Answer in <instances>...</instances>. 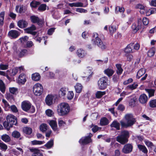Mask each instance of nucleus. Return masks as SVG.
Masks as SVG:
<instances>
[{
	"instance_id": "f257e3e1",
	"label": "nucleus",
	"mask_w": 156,
	"mask_h": 156,
	"mask_svg": "<svg viewBox=\"0 0 156 156\" xmlns=\"http://www.w3.org/2000/svg\"><path fill=\"white\" fill-rule=\"evenodd\" d=\"M70 108L69 104L66 102H62L58 105L56 111L58 115L63 116L67 115L70 112Z\"/></svg>"
},
{
	"instance_id": "f03ea898",
	"label": "nucleus",
	"mask_w": 156,
	"mask_h": 156,
	"mask_svg": "<svg viewBox=\"0 0 156 156\" xmlns=\"http://www.w3.org/2000/svg\"><path fill=\"white\" fill-rule=\"evenodd\" d=\"M126 122L121 120L120 121L121 126L123 128H126L132 126L136 122V119L132 114L129 113L125 116Z\"/></svg>"
},
{
	"instance_id": "7ed1b4c3",
	"label": "nucleus",
	"mask_w": 156,
	"mask_h": 156,
	"mask_svg": "<svg viewBox=\"0 0 156 156\" xmlns=\"http://www.w3.org/2000/svg\"><path fill=\"white\" fill-rule=\"evenodd\" d=\"M129 137V133L126 130L121 132V135L117 136L116 140L122 144H124L127 142L128 138Z\"/></svg>"
},
{
	"instance_id": "20e7f679",
	"label": "nucleus",
	"mask_w": 156,
	"mask_h": 156,
	"mask_svg": "<svg viewBox=\"0 0 156 156\" xmlns=\"http://www.w3.org/2000/svg\"><path fill=\"white\" fill-rule=\"evenodd\" d=\"M21 106L22 109L25 112L29 111L30 113H33L35 111L34 107L32 106L31 103L28 101H25L22 102Z\"/></svg>"
},
{
	"instance_id": "39448f33",
	"label": "nucleus",
	"mask_w": 156,
	"mask_h": 156,
	"mask_svg": "<svg viewBox=\"0 0 156 156\" xmlns=\"http://www.w3.org/2000/svg\"><path fill=\"white\" fill-rule=\"evenodd\" d=\"M92 43L94 45L97 44L101 49H105L106 48V46L103 43L101 39L98 37V34L95 33L93 34V38L92 40Z\"/></svg>"
},
{
	"instance_id": "423d86ee",
	"label": "nucleus",
	"mask_w": 156,
	"mask_h": 156,
	"mask_svg": "<svg viewBox=\"0 0 156 156\" xmlns=\"http://www.w3.org/2000/svg\"><path fill=\"white\" fill-rule=\"evenodd\" d=\"M108 81V78L106 77H103L101 78L98 82V86L99 89L105 90L107 87Z\"/></svg>"
},
{
	"instance_id": "0eeeda50",
	"label": "nucleus",
	"mask_w": 156,
	"mask_h": 156,
	"mask_svg": "<svg viewBox=\"0 0 156 156\" xmlns=\"http://www.w3.org/2000/svg\"><path fill=\"white\" fill-rule=\"evenodd\" d=\"M33 91L35 95L40 96L43 92V87L41 83H36L33 87Z\"/></svg>"
},
{
	"instance_id": "6e6552de",
	"label": "nucleus",
	"mask_w": 156,
	"mask_h": 156,
	"mask_svg": "<svg viewBox=\"0 0 156 156\" xmlns=\"http://www.w3.org/2000/svg\"><path fill=\"white\" fill-rule=\"evenodd\" d=\"M92 136V134L90 133L88 136L82 137L79 140V143L81 145H84L92 141L91 139V137Z\"/></svg>"
},
{
	"instance_id": "1a4fd4ad",
	"label": "nucleus",
	"mask_w": 156,
	"mask_h": 156,
	"mask_svg": "<svg viewBox=\"0 0 156 156\" xmlns=\"http://www.w3.org/2000/svg\"><path fill=\"white\" fill-rule=\"evenodd\" d=\"M142 19H139L137 22L133 24L132 26V28L133 30V32L136 33L141 27Z\"/></svg>"
},
{
	"instance_id": "9d476101",
	"label": "nucleus",
	"mask_w": 156,
	"mask_h": 156,
	"mask_svg": "<svg viewBox=\"0 0 156 156\" xmlns=\"http://www.w3.org/2000/svg\"><path fill=\"white\" fill-rule=\"evenodd\" d=\"M54 96L52 94H48L45 98V102L46 104L48 106H50L53 104Z\"/></svg>"
},
{
	"instance_id": "9b49d317",
	"label": "nucleus",
	"mask_w": 156,
	"mask_h": 156,
	"mask_svg": "<svg viewBox=\"0 0 156 156\" xmlns=\"http://www.w3.org/2000/svg\"><path fill=\"white\" fill-rule=\"evenodd\" d=\"M7 120L12 125H16L17 123L16 118L12 115H9L7 117Z\"/></svg>"
},
{
	"instance_id": "f8f14e48",
	"label": "nucleus",
	"mask_w": 156,
	"mask_h": 156,
	"mask_svg": "<svg viewBox=\"0 0 156 156\" xmlns=\"http://www.w3.org/2000/svg\"><path fill=\"white\" fill-rule=\"evenodd\" d=\"M48 123L51 126L52 129L55 132H58V131L57 127V123L56 120H49L48 121Z\"/></svg>"
},
{
	"instance_id": "ddd939ff",
	"label": "nucleus",
	"mask_w": 156,
	"mask_h": 156,
	"mask_svg": "<svg viewBox=\"0 0 156 156\" xmlns=\"http://www.w3.org/2000/svg\"><path fill=\"white\" fill-rule=\"evenodd\" d=\"M129 99L128 103L129 106L131 107H134L136 105V98L133 95H131L126 98Z\"/></svg>"
},
{
	"instance_id": "4468645a",
	"label": "nucleus",
	"mask_w": 156,
	"mask_h": 156,
	"mask_svg": "<svg viewBox=\"0 0 156 156\" xmlns=\"http://www.w3.org/2000/svg\"><path fill=\"white\" fill-rule=\"evenodd\" d=\"M26 75L23 73H21L18 76L17 82L19 84H23L26 81Z\"/></svg>"
},
{
	"instance_id": "2eb2a0df",
	"label": "nucleus",
	"mask_w": 156,
	"mask_h": 156,
	"mask_svg": "<svg viewBox=\"0 0 156 156\" xmlns=\"http://www.w3.org/2000/svg\"><path fill=\"white\" fill-rule=\"evenodd\" d=\"M30 18L33 23H37L39 25H41L43 23V21L41 20H40L38 17L36 16H31Z\"/></svg>"
},
{
	"instance_id": "dca6fc26",
	"label": "nucleus",
	"mask_w": 156,
	"mask_h": 156,
	"mask_svg": "<svg viewBox=\"0 0 156 156\" xmlns=\"http://www.w3.org/2000/svg\"><path fill=\"white\" fill-rule=\"evenodd\" d=\"M132 149L133 146L131 144H127L124 145L122 151L125 154H128L132 151Z\"/></svg>"
},
{
	"instance_id": "f3484780",
	"label": "nucleus",
	"mask_w": 156,
	"mask_h": 156,
	"mask_svg": "<svg viewBox=\"0 0 156 156\" xmlns=\"http://www.w3.org/2000/svg\"><path fill=\"white\" fill-rule=\"evenodd\" d=\"M104 73L108 77L112 76L114 73V71L112 67H109L105 69L104 71Z\"/></svg>"
},
{
	"instance_id": "a211bd4d",
	"label": "nucleus",
	"mask_w": 156,
	"mask_h": 156,
	"mask_svg": "<svg viewBox=\"0 0 156 156\" xmlns=\"http://www.w3.org/2000/svg\"><path fill=\"white\" fill-rule=\"evenodd\" d=\"M36 29L35 26L34 25H32L30 27L26 29L25 31L28 34H31L33 35H35L36 32L34 31Z\"/></svg>"
},
{
	"instance_id": "6ab92c4d",
	"label": "nucleus",
	"mask_w": 156,
	"mask_h": 156,
	"mask_svg": "<svg viewBox=\"0 0 156 156\" xmlns=\"http://www.w3.org/2000/svg\"><path fill=\"white\" fill-rule=\"evenodd\" d=\"M9 37L12 38H16L19 35V32L16 30H11L9 32L8 34Z\"/></svg>"
},
{
	"instance_id": "aec40b11",
	"label": "nucleus",
	"mask_w": 156,
	"mask_h": 156,
	"mask_svg": "<svg viewBox=\"0 0 156 156\" xmlns=\"http://www.w3.org/2000/svg\"><path fill=\"white\" fill-rule=\"evenodd\" d=\"M29 150L33 153L32 156H43V154L40 152V151L37 149L32 148H30Z\"/></svg>"
},
{
	"instance_id": "412c9836",
	"label": "nucleus",
	"mask_w": 156,
	"mask_h": 156,
	"mask_svg": "<svg viewBox=\"0 0 156 156\" xmlns=\"http://www.w3.org/2000/svg\"><path fill=\"white\" fill-rule=\"evenodd\" d=\"M92 67H88L86 68L84 70V73L86 75V76L88 78L90 77L92 75L93 73L92 72Z\"/></svg>"
},
{
	"instance_id": "4be33fe9",
	"label": "nucleus",
	"mask_w": 156,
	"mask_h": 156,
	"mask_svg": "<svg viewBox=\"0 0 156 156\" xmlns=\"http://www.w3.org/2000/svg\"><path fill=\"white\" fill-rule=\"evenodd\" d=\"M76 54L79 57L83 58L86 55L87 53L84 50L81 48H80L77 50Z\"/></svg>"
},
{
	"instance_id": "5701e85b",
	"label": "nucleus",
	"mask_w": 156,
	"mask_h": 156,
	"mask_svg": "<svg viewBox=\"0 0 156 156\" xmlns=\"http://www.w3.org/2000/svg\"><path fill=\"white\" fill-rule=\"evenodd\" d=\"M139 101L140 103L142 104L146 103L147 101V97L144 94L140 95L139 98Z\"/></svg>"
},
{
	"instance_id": "b1692460",
	"label": "nucleus",
	"mask_w": 156,
	"mask_h": 156,
	"mask_svg": "<svg viewBox=\"0 0 156 156\" xmlns=\"http://www.w3.org/2000/svg\"><path fill=\"white\" fill-rule=\"evenodd\" d=\"M27 22L23 20H19L17 23L18 26L20 28H24L26 27L27 26Z\"/></svg>"
},
{
	"instance_id": "393cba45",
	"label": "nucleus",
	"mask_w": 156,
	"mask_h": 156,
	"mask_svg": "<svg viewBox=\"0 0 156 156\" xmlns=\"http://www.w3.org/2000/svg\"><path fill=\"white\" fill-rule=\"evenodd\" d=\"M15 52L20 57H22L26 55L27 53V51L25 49H22L21 48H19L18 50Z\"/></svg>"
},
{
	"instance_id": "a878e982",
	"label": "nucleus",
	"mask_w": 156,
	"mask_h": 156,
	"mask_svg": "<svg viewBox=\"0 0 156 156\" xmlns=\"http://www.w3.org/2000/svg\"><path fill=\"white\" fill-rule=\"evenodd\" d=\"M68 89L66 87H62L60 88L58 91V95L61 97L65 96L66 93Z\"/></svg>"
},
{
	"instance_id": "bb28decb",
	"label": "nucleus",
	"mask_w": 156,
	"mask_h": 156,
	"mask_svg": "<svg viewBox=\"0 0 156 156\" xmlns=\"http://www.w3.org/2000/svg\"><path fill=\"white\" fill-rule=\"evenodd\" d=\"M133 47V44L130 43L128 45L125 49V52L126 53H133L134 52L132 49Z\"/></svg>"
},
{
	"instance_id": "cd10ccee",
	"label": "nucleus",
	"mask_w": 156,
	"mask_h": 156,
	"mask_svg": "<svg viewBox=\"0 0 156 156\" xmlns=\"http://www.w3.org/2000/svg\"><path fill=\"white\" fill-rule=\"evenodd\" d=\"M96 63L98 65H101L105 64H106L108 62V58H105L103 60H95Z\"/></svg>"
},
{
	"instance_id": "c85d7f7f",
	"label": "nucleus",
	"mask_w": 156,
	"mask_h": 156,
	"mask_svg": "<svg viewBox=\"0 0 156 156\" xmlns=\"http://www.w3.org/2000/svg\"><path fill=\"white\" fill-rule=\"evenodd\" d=\"M115 66L117 68V73L119 75H120L123 71V69L122 67V65L120 64H116L115 65Z\"/></svg>"
},
{
	"instance_id": "c756f323",
	"label": "nucleus",
	"mask_w": 156,
	"mask_h": 156,
	"mask_svg": "<svg viewBox=\"0 0 156 156\" xmlns=\"http://www.w3.org/2000/svg\"><path fill=\"white\" fill-rule=\"evenodd\" d=\"M110 126L111 127L115 128L117 130H119L120 129V123L116 121H113L110 125Z\"/></svg>"
},
{
	"instance_id": "7c9ffc66",
	"label": "nucleus",
	"mask_w": 156,
	"mask_h": 156,
	"mask_svg": "<svg viewBox=\"0 0 156 156\" xmlns=\"http://www.w3.org/2000/svg\"><path fill=\"white\" fill-rule=\"evenodd\" d=\"M136 8L140 9L141 10L140 12L141 13L143 14L145 13H146L147 10L146 9V8L143 5L140 4H138L136 5Z\"/></svg>"
},
{
	"instance_id": "2f4dec72",
	"label": "nucleus",
	"mask_w": 156,
	"mask_h": 156,
	"mask_svg": "<svg viewBox=\"0 0 156 156\" xmlns=\"http://www.w3.org/2000/svg\"><path fill=\"white\" fill-rule=\"evenodd\" d=\"M75 88L76 93H80L82 91L83 86L81 84L77 83L75 86Z\"/></svg>"
},
{
	"instance_id": "473e14b6",
	"label": "nucleus",
	"mask_w": 156,
	"mask_h": 156,
	"mask_svg": "<svg viewBox=\"0 0 156 156\" xmlns=\"http://www.w3.org/2000/svg\"><path fill=\"white\" fill-rule=\"evenodd\" d=\"M137 147L139 150L145 154H147L148 150L144 145L141 144H138Z\"/></svg>"
},
{
	"instance_id": "72a5a7b5",
	"label": "nucleus",
	"mask_w": 156,
	"mask_h": 156,
	"mask_svg": "<svg viewBox=\"0 0 156 156\" xmlns=\"http://www.w3.org/2000/svg\"><path fill=\"white\" fill-rule=\"evenodd\" d=\"M146 72V70L145 69L142 68L140 69L137 72L136 77L139 79L143 75H144Z\"/></svg>"
},
{
	"instance_id": "f704fd0d",
	"label": "nucleus",
	"mask_w": 156,
	"mask_h": 156,
	"mask_svg": "<svg viewBox=\"0 0 156 156\" xmlns=\"http://www.w3.org/2000/svg\"><path fill=\"white\" fill-rule=\"evenodd\" d=\"M106 93L105 91H97L95 93V97L97 98H100Z\"/></svg>"
},
{
	"instance_id": "c9c22d12",
	"label": "nucleus",
	"mask_w": 156,
	"mask_h": 156,
	"mask_svg": "<svg viewBox=\"0 0 156 156\" xmlns=\"http://www.w3.org/2000/svg\"><path fill=\"white\" fill-rule=\"evenodd\" d=\"M32 79L35 81H38L41 78V76L40 74L37 73H35L33 74L32 75Z\"/></svg>"
},
{
	"instance_id": "e433bc0d",
	"label": "nucleus",
	"mask_w": 156,
	"mask_h": 156,
	"mask_svg": "<svg viewBox=\"0 0 156 156\" xmlns=\"http://www.w3.org/2000/svg\"><path fill=\"white\" fill-rule=\"evenodd\" d=\"M23 131L25 134L30 135L32 133V129L30 127H26L23 128Z\"/></svg>"
},
{
	"instance_id": "4c0bfd02",
	"label": "nucleus",
	"mask_w": 156,
	"mask_h": 156,
	"mask_svg": "<svg viewBox=\"0 0 156 156\" xmlns=\"http://www.w3.org/2000/svg\"><path fill=\"white\" fill-rule=\"evenodd\" d=\"M156 13V8H152L149 9L146 12V15L147 16H149L151 14H154Z\"/></svg>"
},
{
	"instance_id": "58836bf2",
	"label": "nucleus",
	"mask_w": 156,
	"mask_h": 156,
	"mask_svg": "<svg viewBox=\"0 0 156 156\" xmlns=\"http://www.w3.org/2000/svg\"><path fill=\"white\" fill-rule=\"evenodd\" d=\"M108 123V119L106 118H103L101 119L100 122V125L105 126L107 125Z\"/></svg>"
},
{
	"instance_id": "ea45409f",
	"label": "nucleus",
	"mask_w": 156,
	"mask_h": 156,
	"mask_svg": "<svg viewBox=\"0 0 156 156\" xmlns=\"http://www.w3.org/2000/svg\"><path fill=\"white\" fill-rule=\"evenodd\" d=\"M58 122L59 126L60 127H63L66 124V122L62 119H58Z\"/></svg>"
},
{
	"instance_id": "a19ab883",
	"label": "nucleus",
	"mask_w": 156,
	"mask_h": 156,
	"mask_svg": "<svg viewBox=\"0 0 156 156\" xmlns=\"http://www.w3.org/2000/svg\"><path fill=\"white\" fill-rule=\"evenodd\" d=\"M0 90L3 93L5 92V84L2 80H0Z\"/></svg>"
},
{
	"instance_id": "79ce46f5",
	"label": "nucleus",
	"mask_w": 156,
	"mask_h": 156,
	"mask_svg": "<svg viewBox=\"0 0 156 156\" xmlns=\"http://www.w3.org/2000/svg\"><path fill=\"white\" fill-rule=\"evenodd\" d=\"M155 49L154 47L151 48L148 52V56L150 57L154 56L155 52Z\"/></svg>"
},
{
	"instance_id": "37998d69",
	"label": "nucleus",
	"mask_w": 156,
	"mask_h": 156,
	"mask_svg": "<svg viewBox=\"0 0 156 156\" xmlns=\"http://www.w3.org/2000/svg\"><path fill=\"white\" fill-rule=\"evenodd\" d=\"M2 139L6 142H8L10 140L9 136L6 134L2 135L1 136Z\"/></svg>"
},
{
	"instance_id": "c03bdc74",
	"label": "nucleus",
	"mask_w": 156,
	"mask_h": 156,
	"mask_svg": "<svg viewBox=\"0 0 156 156\" xmlns=\"http://www.w3.org/2000/svg\"><path fill=\"white\" fill-rule=\"evenodd\" d=\"M45 143L44 141L34 140L31 141V144L32 145H41Z\"/></svg>"
},
{
	"instance_id": "a18cd8bd",
	"label": "nucleus",
	"mask_w": 156,
	"mask_h": 156,
	"mask_svg": "<svg viewBox=\"0 0 156 156\" xmlns=\"http://www.w3.org/2000/svg\"><path fill=\"white\" fill-rule=\"evenodd\" d=\"M2 102L4 105V108L5 111H8L10 108V105L7 102L5 99H3Z\"/></svg>"
},
{
	"instance_id": "49530a36",
	"label": "nucleus",
	"mask_w": 156,
	"mask_h": 156,
	"mask_svg": "<svg viewBox=\"0 0 156 156\" xmlns=\"http://www.w3.org/2000/svg\"><path fill=\"white\" fill-rule=\"evenodd\" d=\"M137 86L138 84L135 83L133 84L128 85L127 87V88L128 89H130L132 90L135 89Z\"/></svg>"
},
{
	"instance_id": "de8ad7c7",
	"label": "nucleus",
	"mask_w": 156,
	"mask_h": 156,
	"mask_svg": "<svg viewBox=\"0 0 156 156\" xmlns=\"http://www.w3.org/2000/svg\"><path fill=\"white\" fill-rule=\"evenodd\" d=\"M54 142L53 140H51L48 141L45 145V146L47 148H51L53 145Z\"/></svg>"
},
{
	"instance_id": "09e8293b",
	"label": "nucleus",
	"mask_w": 156,
	"mask_h": 156,
	"mask_svg": "<svg viewBox=\"0 0 156 156\" xmlns=\"http://www.w3.org/2000/svg\"><path fill=\"white\" fill-rule=\"evenodd\" d=\"M3 125L5 129L9 130L10 127H12V125H10L9 122L5 121L3 123Z\"/></svg>"
},
{
	"instance_id": "8fccbe9b",
	"label": "nucleus",
	"mask_w": 156,
	"mask_h": 156,
	"mask_svg": "<svg viewBox=\"0 0 156 156\" xmlns=\"http://www.w3.org/2000/svg\"><path fill=\"white\" fill-rule=\"evenodd\" d=\"M18 72V67H15L12 69L10 74L11 76H14Z\"/></svg>"
},
{
	"instance_id": "3c124183",
	"label": "nucleus",
	"mask_w": 156,
	"mask_h": 156,
	"mask_svg": "<svg viewBox=\"0 0 156 156\" xmlns=\"http://www.w3.org/2000/svg\"><path fill=\"white\" fill-rule=\"evenodd\" d=\"M74 96V94L73 92L72 91H69L67 93L66 97L68 100H71L73 99Z\"/></svg>"
},
{
	"instance_id": "603ef678",
	"label": "nucleus",
	"mask_w": 156,
	"mask_h": 156,
	"mask_svg": "<svg viewBox=\"0 0 156 156\" xmlns=\"http://www.w3.org/2000/svg\"><path fill=\"white\" fill-rule=\"evenodd\" d=\"M146 91L148 94L149 96L151 97L154 94V90L152 89H146Z\"/></svg>"
},
{
	"instance_id": "864d4df0",
	"label": "nucleus",
	"mask_w": 156,
	"mask_h": 156,
	"mask_svg": "<svg viewBox=\"0 0 156 156\" xmlns=\"http://www.w3.org/2000/svg\"><path fill=\"white\" fill-rule=\"evenodd\" d=\"M115 10L116 13H117L118 12L121 13H123L125 9L123 7L117 6L115 7Z\"/></svg>"
},
{
	"instance_id": "5fc2aeb1",
	"label": "nucleus",
	"mask_w": 156,
	"mask_h": 156,
	"mask_svg": "<svg viewBox=\"0 0 156 156\" xmlns=\"http://www.w3.org/2000/svg\"><path fill=\"white\" fill-rule=\"evenodd\" d=\"M40 129L41 131L44 132L47 130V125L44 123L41 124L40 126Z\"/></svg>"
},
{
	"instance_id": "6e6d98bb",
	"label": "nucleus",
	"mask_w": 156,
	"mask_h": 156,
	"mask_svg": "<svg viewBox=\"0 0 156 156\" xmlns=\"http://www.w3.org/2000/svg\"><path fill=\"white\" fill-rule=\"evenodd\" d=\"M28 37L27 36H25L24 37H22L20 39L21 43L23 44H26L27 41L28 40Z\"/></svg>"
},
{
	"instance_id": "4d7b16f0",
	"label": "nucleus",
	"mask_w": 156,
	"mask_h": 156,
	"mask_svg": "<svg viewBox=\"0 0 156 156\" xmlns=\"http://www.w3.org/2000/svg\"><path fill=\"white\" fill-rule=\"evenodd\" d=\"M46 115L48 117H51L54 114V113L52 110L50 109H48L45 111Z\"/></svg>"
},
{
	"instance_id": "13d9d810",
	"label": "nucleus",
	"mask_w": 156,
	"mask_h": 156,
	"mask_svg": "<svg viewBox=\"0 0 156 156\" xmlns=\"http://www.w3.org/2000/svg\"><path fill=\"white\" fill-rule=\"evenodd\" d=\"M40 4L39 2L34 1H32L30 3V5L31 7L33 8H35Z\"/></svg>"
},
{
	"instance_id": "bf43d9fd",
	"label": "nucleus",
	"mask_w": 156,
	"mask_h": 156,
	"mask_svg": "<svg viewBox=\"0 0 156 156\" xmlns=\"http://www.w3.org/2000/svg\"><path fill=\"white\" fill-rule=\"evenodd\" d=\"M46 5L45 4H41L38 8V10L41 11H43L46 9Z\"/></svg>"
},
{
	"instance_id": "052dcab7",
	"label": "nucleus",
	"mask_w": 156,
	"mask_h": 156,
	"mask_svg": "<svg viewBox=\"0 0 156 156\" xmlns=\"http://www.w3.org/2000/svg\"><path fill=\"white\" fill-rule=\"evenodd\" d=\"M5 13L4 12H2L0 13V24L2 25L3 23Z\"/></svg>"
},
{
	"instance_id": "680f3d73",
	"label": "nucleus",
	"mask_w": 156,
	"mask_h": 156,
	"mask_svg": "<svg viewBox=\"0 0 156 156\" xmlns=\"http://www.w3.org/2000/svg\"><path fill=\"white\" fill-rule=\"evenodd\" d=\"M145 144L148 147H151L152 146H154L152 142L148 140H144Z\"/></svg>"
},
{
	"instance_id": "e2e57ef3",
	"label": "nucleus",
	"mask_w": 156,
	"mask_h": 156,
	"mask_svg": "<svg viewBox=\"0 0 156 156\" xmlns=\"http://www.w3.org/2000/svg\"><path fill=\"white\" fill-rule=\"evenodd\" d=\"M150 106L152 108L156 107V99L151 101L150 102Z\"/></svg>"
},
{
	"instance_id": "0e129e2a",
	"label": "nucleus",
	"mask_w": 156,
	"mask_h": 156,
	"mask_svg": "<svg viewBox=\"0 0 156 156\" xmlns=\"http://www.w3.org/2000/svg\"><path fill=\"white\" fill-rule=\"evenodd\" d=\"M7 146L3 142H0V148L3 150L5 151L7 149Z\"/></svg>"
},
{
	"instance_id": "69168bd1",
	"label": "nucleus",
	"mask_w": 156,
	"mask_h": 156,
	"mask_svg": "<svg viewBox=\"0 0 156 156\" xmlns=\"http://www.w3.org/2000/svg\"><path fill=\"white\" fill-rule=\"evenodd\" d=\"M116 30L115 27L110 26L109 27V30L110 33L113 34Z\"/></svg>"
},
{
	"instance_id": "338daca9",
	"label": "nucleus",
	"mask_w": 156,
	"mask_h": 156,
	"mask_svg": "<svg viewBox=\"0 0 156 156\" xmlns=\"http://www.w3.org/2000/svg\"><path fill=\"white\" fill-rule=\"evenodd\" d=\"M9 90L11 93L14 94L17 92V89L14 87H10L9 88Z\"/></svg>"
},
{
	"instance_id": "774afa93",
	"label": "nucleus",
	"mask_w": 156,
	"mask_h": 156,
	"mask_svg": "<svg viewBox=\"0 0 156 156\" xmlns=\"http://www.w3.org/2000/svg\"><path fill=\"white\" fill-rule=\"evenodd\" d=\"M12 135L13 137L16 138H18L20 136V133L17 131H14L12 133Z\"/></svg>"
}]
</instances>
